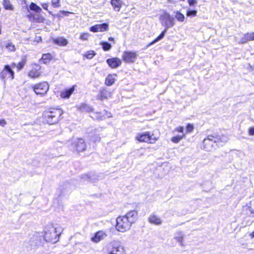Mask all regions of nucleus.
<instances>
[{"instance_id": "nucleus-1", "label": "nucleus", "mask_w": 254, "mask_h": 254, "mask_svg": "<svg viewBox=\"0 0 254 254\" xmlns=\"http://www.w3.org/2000/svg\"><path fill=\"white\" fill-rule=\"evenodd\" d=\"M137 219V211L130 210L124 215L119 216L116 218V229L121 232H125L129 230L133 224Z\"/></svg>"}, {"instance_id": "nucleus-2", "label": "nucleus", "mask_w": 254, "mask_h": 254, "mask_svg": "<svg viewBox=\"0 0 254 254\" xmlns=\"http://www.w3.org/2000/svg\"><path fill=\"white\" fill-rule=\"evenodd\" d=\"M27 58L26 56H23L21 57L20 61L16 64L13 62L10 65H5L0 72V79L5 81L7 78L13 79L14 78V72L12 67H16L17 72L22 70L27 64Z\"/></svg>"}, {"instance_id": "nucleus-3", "label": "nucleus", "mask_w": 254, "mask_h": 254, "mask_svg": "<svg viewBox=\"0 0 254 254\" xmlns=\"http://www.w3.org/2000/svg\"><path fill=\"white\" fill-rule=\"evenodd\" d=\"M63 114L64 111L60 107H50L44 111L42 118L48 124L54 125L58 123L63 118Z\"/></svg>"}, {"instance_id": "nucleus-4", "label": "nucleus", "mask_w": 254, "mask_h": 254, "mask_svg": "<svg viewBox=\"0 0 254 254\" xmlns=\"http://www.w3.org/2000/svg\"><path fill=\"white\" fill-rule=\"evenodd\" d=\"M62 232L58 225L51 223L46 227L43 237L46 242L55 244L59 241Z\"/></svg>"}, {"instance_id": "nucleus-5", "label": "nucleus", "mask_w": 254, "mask_h": 254, "mask_svg": "<svg viewBox=\"0 0 254 254\" xmlns=\"http://www.w3.org/2000/svg\"><path fill=\"white\" fill-rule=\"evenodd\" d=\"M227 141V138L224 134L219 135L217 133L209 134L203 140L201 147L207 151H210L214 148V143L217 144L225 143Z\"/></svg>"}, {"instance_id": "nucleus-6", "label": "nucleus", "mask_w": 254, "mask_h": 254, "mask_svg": "<svg viewBox=\"0 0 254 254\" xmlns=\"http://www.w3.org/2000/svg\"><path fill=\"white\" fill-rule=\"evenodd\" d=\"M29 8L30 10L34 11L35 13L30 12L26 15L29 21L32 23H44L45 17L41 14L42 11L41 7L36 3L31 2L29 5Z\"/></svg>"}, {"instance_id": "nucleus-7", "label": "nucleus", "mask_w": 254, "mask_h": 254, "mask_svg": "<svg viewBox=\"0 0 254 254\" xmlns=\"http://www.w3.org/2000/svg\"><path fill=\"white\" fill-rule=\"evenodd\" d=\"M160 136V133L154 130L152 132L145 131L138 133L135 138L139 142L153 144L159 140Z\"/></svg>"}, {"instance_id": "nucleus-8", "label": "nucleus", "mask_w": 254, "mask_h": 254, "mask_svg": "<svg viewBox=\"0 0 254 254\" xmlns=\"http://www.w3.org/2000/svg\"><path fill=\"white\" fill-rule=\"evenodd\" d=\"M194 127L193 124L188 123L186 126V131L184 132V128L183 126H178L174 129V131L181 133V135H175L171 137V140L174 143H178L183 139L186 137V134H189L193 131Z\"/></svg>"}, {"instance_id": "nucleus-9", "label": "nucleus", "mask_w": 254, "mask_h": 254, "mask_svg": "<svg viewBox=\"0 0 254 254\" xmlns=\"http://www.w3.org/2000/svg\"><path fill=\"white\" fill-rule=\"evenodd\" d=\"M43 74V70L42 66L36 63L30 64V68L27 72V77L33 80H35L41 78Z\"/></svg>"}, {"instance_id": "nucleus-10", "label": "nucleus", "mask_w": 254, "mask_h": 254, "mask_svg": "<svg viewBox=\"0 0 254 254\" xmlns=\"http://www.w3.org/2000/svg\"><path fill=\"white\" fill-rule=\"evenodd\" d=\"M49 84L47 81H42L35 83L31 88L37 95L44 96L49 91Z\"/></svg>"}, {"instance_id": "nucleus-11", "label": "nucleus", "mask_w": 254, "mask_h": 254, "mask_svg": "<svg viewBox=\"0 0 254 254\" xmlns=\"http://www.w3.org/2000/svg\"><path fill=\"white\" fill-rule=\"evenodd\" d=\"M137 54L136 52L125 51L122 55L123 61L127 64H131L135 62L137 59Z\"/></svg>"}, {"instance_id": "nucleus-12", "label": "nucleus", "mask_w": 254, "mask_h": 254, "mask_svg": "<svg viewBox=\"0 0 254 254\" xmlns=\"http://www.w3.org/2000/svg\"><path fill=\"white\" fill-rule=\"evenodd\" d=\"M112 117L111 113L106 110L101 112H93L90 117L94 120L101 121Z\"/></svg>"}, {"instance_id": "nucleus-13", "label": "nucleus", "mask_w": 254, "mask_h": 254, "mask_svg": "<svg viewBox=\"0 0 254 254\" xmlns=\"http://www.w3.org/2000/svg\"><path fill=\"white\" fill-rule=\"evenodd\" d=\"M106 63L111 68L115 69L121 65L122 61L118 57H113L108 59L106 60Z\"/></svg>"}, {"instance_id": "nucleus-14", "label": "nucleus", "mask_w": 254, "mask_h": 254, "mask_svg": "<svg viewBox=\"0 0 254 254\" xmlns=\"http://www.w3.org/2000/svg\"><path fill=\"white\" fill-rule=\"evenodd\" d=\"M108 30L109 25L106 23L95 24L89 28V30L93 32H104Z\"/></svg>"}, {"instance_id": "nucleus-15", "label": "nucleus", "mask_w": 254, "mask_h": 254, "mask_svg": "<svg viewBox=\"0 0 254 254\" xmlns=\"http://www.w3.org/2000/svg\"><path fill=\"white\" fill-rule=\"evenodd\" d=\"M111 93L107 89L103 88L100 89L97 95V99L100 101L107 100L111 97Z\"/></svg>"}, {"instance_id": "nucleus-16", "label": "nucleus", "mask_w": 254, "mask_h": 254, "mask_svg": "<svg viewBox=\"0 0 254 254\" xmlns=\"http://www.w3.org/2000/svg\"><path fill=\"white\" fill-rule=\"evenodd\" d=\"M74 147L77 151L82 152L86 148V143L82 138H78L74 142Z\"/></svg>"}, {"instance_id": "nucleus-17", "label": "nucleus", "mask_w": 254, "mask_h": 254, "mask_svg": "<svg viewBox=\"0 0 254 254\" xmlns=\"http://www.w3.org/2000/svg\"><path fill=\"white\" fill-rule=\"evenodd\" d=\"M107 234L102 230H100L95 233L94 236L91 238L93 242L97 243L100 241L103 240L107 237Z\"/></svg>"}, {"instance_id": "nucleus-18", "label": "nucleus", "mask_w": 254, "mask_h": 254, "mask_svg": "<svg viewBox=\"0 0 254 254\" xmlns=\"http://www.w3.org/2000/svg\"><path fill=\"white\" fill-rule=\"evenodd\" d=\"M76 86H77L76 85H73L69 88L65 89L61 92L60 97L63 99L69 98L71 95L73 93Z\"/></svg>"}, {"instance_id": "nucleus-19", "label": "nucleus", "mask_w": 254, "mask_h": 254, "mask_svg": "<svg viewBox=\"0 0 254 254\" xmlns=\"http://www.w3.org/2000/svg\"><path fill=\"white\" fill-rule=\"evenodd\" d=\"M117 76L116 73L109 74L105 78V84L108 86H111L113 85L116 81V77Z\"/></svg>"}, {"instance_id": "nucleus-20", "label": "nucleus", "mask_w": 254, "mask_h": 254, "mask_svg": "<svg viewBox=\"0 0 254 254\" xmlns=\"http://www.w3.org/2000/svg\"><path fill=\"white\" fill-rule=\"evenodd\" d=\"M160 20L164 21L166 23L167 21L170 23V26H172L174 24V19L167 12H164L160 18Z\"/></svg>"}, {"instance_id": "nucleus-21", "label": "nucleus", "mask_w": 254, "mask_h": 254, "mask_svg": "<svg viewBox=\"0 0 254 254\" xmlns=\"http://www.w3.org/2000/svg\"><path fill=\"white\" fill-rule=\"evenodd\" d=\"M124 249L119 245H114L108 254H124Z\"/></svg>"}, {"instance_id": "nucleus-22", "label": "nucleus", "mask_w": 254, "mask_h": 254, "mask_svg": "<svg viewBox=\"0 0 254 254\" xmlns=\"http://www.w3.org/2000/svg\"><path fill=\"white\" fill-rule=\"evenodd\" d=\"M111 4L116 11H119L123 5V2L122 0H111Z\"/></svg>"}, {"instance_id": "nucleus-23", "label": "nucleus", "mask_w": 254, "mask_h": 254, "mask_svg": "<svg viewBox=\"0 0 254 254\" xmlns=\"http://www.w3.org/2000/svg\"><path fill=\"white\" fill-rule=\"evenodd\" d=\"M78 109L82 112H92L93 108L86 103H81L77 107Z\"/></svg>"}, {"instance_id": "nucleus-24", "label": "nucleus", "mask_w": 254, "mask_h": 254, "mask_svg": "<svg viewBox=\"0 0 254 254\" xmlns=\"http://www.w3.org/2000/svg\"><path fill=\"white\" fill-rule=\"evenodd\" d=\"M53 60V56L50 53L43 54L40 61L44 64H49Z\"/></svg>"}, {"instance_id": "nucleus-25", "label": "nucleus", "mask_w": 254, "mask_h": 254, "mask_svg": "<svg viewBox=\"0 0 254 254\" xmlns=\"http://www.w3.org/2000/svg\"><path fill=\"white\" fill-rule=\"evenodd\" d=\"M149 222L155 225H160L162 223V221L160 217L156 215H151L148 217Z\"/></svg>"}, {"instance_id": "nucleus-26", "label": "nucleus", "mask_w": 254, "mask_h": 254, "mask_svg": "<svg viewBox=\"0 0 254 254\" xmlns=\"http://www.w3.org/2000/svg\"><path fill=\"white\" fill-rule=\"evenodd\" d=\"M53 42L54 44L61 46H65L67 44V40L64 37L54 39Z\"/></svg>"}, {"instance_id": "nucleus-27", "label": "nucleus", "mask_w": 254, "mask_h": 254, "mask_svg": "<svg viewBox=\"0 0 254 254\" xmlns=\"http://www.w3.org/2000/svg\"><path fill=\"white\" fill-rule=\"evenodd\" d=\"M2 5L5 10L12 11L14 7L11 3L10 0H2Z\"/></svg>"}, {"instance_id": "nucleus-28", "label": "nucleus", "mask_w": 254, "mask_h": 254, "mask_svg": "<svg viewBox=\"0 0 254 254\" xmlns=\"http://www.w3.org/2000/svg\"><path fill=\"white\" fill-rule=\"evenodd\" d=\"M167 30V27H166L164 29V30L159 34V35L153 41H152L151 42L149 43L147 46L149 47V46L153 45V44L155 43L156 42H158V41L160 40L161 39H162L164 37Z\"/></svg>"}, {"instance_id": "nucleus-29", "label": "nucleus", "mask_w": 254, "mask_h": 254, "mask_svg": "<svg viewBox=\"0 0 254 254\" xmlns=\"http://www.w3.org/2000/svg\"><path fill=\"white\" fill-rule=\"evenodd\" d=\"M242 43H245L250 41L253 40V34L251 33H247L244 35L241 38Z\"/></svg>"}, {"instance_id": "nucleus-30", "label": "nucleus", "mask_w": 254, "mask_h": 254, "mask_svg": "<svg viewBox=\"0 0 254 254\" xmlns=\"http://www.w3.org/2000/svg\"><path fill=\"white\" fill-rule=\"evenodd\" d=\"M175 17L177 20L180 22H184L185 19L184 15L180 11H176L175 12Z\"/></svg>"}, {"instance_id": "nucleus-31", "label": "nucleus", "mask_w": 254, "mask_h": 254, "mask_svg": "<svg viewBox=\"0 0 254 254\" xmlns=\"http://www.w3.org/2000/svg\"><path fill=\"white\" fill-rule=\"evenodd\" d=\"M96 55V53L94 51L90 50L87 51L84 55L83 56L88 59H92Z\"/></svg>"}, {"instance_id": "nucleus-32", "label": "nucleus", "mask_w": 254, "mask_h": 254, "mask_svg": "<svg viewBox=\"0 0 254 254\" xmlns=\"http://www.w3.org/2000/svg\"><path fill=\"white\" fill-rule=\"evenodd\" d=\"M197 11L195 9H188L186 11V15L188 17H194L197 15Z\"/></svg>"}, {"instance_id": "nucleus-33", "label": "nucleus", "mask_w": 254, "mask_h": 254, "mask_svg": "<svg viewBox=\"0 0 254 254\" xmlns=\"http://www.w3.org/2000/svg\"><path fill=\"white\" fill-rule=\"evenodd\" d=\"M102 48L104 51L110 50L112 48V45L107 42H102L101 43Z\"/></svg>"}, {"instance_id": "nucleus-34", "label": "nucleus", "mask_w": 254, "mask_h": 254, "mask_svg": "<svg viewBox=\"0 0 254 254\" xmlns=\"http://www.w3.org/2000/svg\"><path fill=\"white\" fill-rule=\"evenodd\" d=\"M7 51L9 52H14L16 50V48L14 45L12 43H8L5 46Z\"/></svg>"}, {"instance_id": "nucleus-35", "label": "nucleus", "mask_w": 254, "mask_h": 254, "mask_svg": "<svg viewBox=\"0 0 254 254\" xmlns=\"http://www.w3.org/2000/svg\"><path fill=\"white\" fill-rule=\"evenodd\" d=\"M90 36V34L88 32L81 33L79 36V39L82 41L88 40Z\"/></svg>"}, {"instance_id": "nucleus-36", "label": "nucleus", "mask_w": 254, "mask_h": 254, "mask_svg": "<svg viewBox=\"0 0 254 254\" xmlns=\"http://www.w3.org/2000/svg\"><path fill=\"white\" fill-rule=\"evenodd\" d=\"M51 5L54 8H59L61 6V0H51Z\"/></svg>"}, {"instance_id": "nucleus-37", "label": "nucleus", "mask_w": 254, "mask_h": 254, "mask_svg": "<svg viewBox=\"0 0 254 254\" xmlns=\"http://www.w3.org/2000/svg\"><path fill=\"white\" fill-rule=\"evenodd\" d=\"M72 13L69 11H64V10H60L59 11V16L63 17L64 16H68L69 14Z\"/></svg>"}, {"instance_id": "nucleus-38", "label": "nucleus", "mask_w": 254, "mask_h": 254, "mask_svg": "<svg viewBox=\"0 0 254 254\" xmlns=\"http://www.w3.org/2000/svg\"><path fill=\"white\" fill-rule=\"evenodd\" d=\"M188 4L190 6H194L197 3L196 0H188Z\"/></svg>"}, {"instance_id": "nucleus-39", "label": "nucleus", "mask_w": 254, "mask_h": 254, "mask_svg": "<svg viewBox=\"0 0 254 254\" xmlns=\"http://www.w3.org/2000/svg\"><path fill=\"white\" fill-rule=\"evenodd\" d=\"M248 133L250 135H254V127H251L249 128Z\"/></svg>"}, {"instance_id": "nucleus-40", "label": "nucleus", "mask_w": 254, "mask_h": 254, "mask_svg": "<svg viewBox=\"0 0 254 254\" xmlns=\"http://www.w3.org/2000/svg\"><path fill=\"white\" fill-rule=\"evenodd\" d=\"M6 122L4 119H0V126L1 127H4L6 125Z\"/></svg>"}, {"instance_id": "nucleus-41", "label": "nucleus", "mask_w": 254, "mask_h": 254, "mask_svg": "<svg viewBox=\"0 0 254 254\" xmlns=\"http://www.w3.org/2000/svg\"><path fill=\"white\" fill-rule=\"evenodd\" d=\"M42 6L45 10H47L48 9L49 5H48V3H42Z\"/></svg>"}, {"instance_id": "nucleus-42", "label": "nucleus", "mask_w": 254, "mask_h": 254, "mask_svg": "<svg viewBox=\"0 0 254 254\" xmlns=\"http://www.w3.org/2000/svg\"><path fill=\"white\" fill-rule=\"evenodd\" d=\"M250 236L252 238H254V231L250 234Z\"/></svg>"}, {"instance_id": "nucleus-43", "label": "nucleus", "mask_w": 254, "mask_h": 254, "mask_svg": "<svg viewBox=\"0 0 254 254\" xmlns=\"http://www.w3.org/2000/svg\"><path fill=\"white\" fill-rule=\"evenodd\" d=\"M108 40L110 41H114V38L113 37H110L108 38Z\"/></svg>"}, {"instance_id": "nucleus-44", "label": "nucleus", "mask_w": 254, "mask_h": 254, "mask_svg": "<svg viewBox=\"0 0 254 254\" xmlns=\"http://www.w3.org/2000/svg\"><path fill=\"white\" fill-rule=\"evenodd\" d=\"M253 34V40L254 41V32H252Z\"/></svg>"}]
</instances>
